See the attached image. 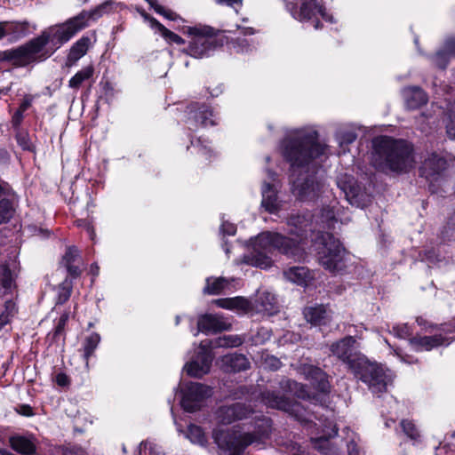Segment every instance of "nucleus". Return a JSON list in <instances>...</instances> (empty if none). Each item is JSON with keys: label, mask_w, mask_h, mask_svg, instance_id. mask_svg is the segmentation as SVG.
I'll list each match as a JSON object with an SVG mask.
<instances>
[{"label": "nucleus", "mask_w": 455, "mask_h": 455, "mask_svg": "<svg viewBox=\"0 0 455 455\" xmlns=\"http://www.w3.org/2000/svg\"><path fill=\"white\" fill-rule=\"evenodd\" d=\"M216 2L219 4H226L233 8H235V5H239L241 4V0H216Z\"/></svg>", "instance_id": "64"}, {"label": "nucleus", "mask_w": 455, "mask_h": 455, "mask_svg": "<svg viewBox=\"0 0 455 455\" xmlns=\"http://www.w3.org/2000/svg\"><path fill=\"white\" fill-rule=\"evenodd\" d=\"M15 199L2 198L0 200V225L9 221L14 212Z\"/></svg>", "instance_id": "41"}, {"label": "nucleus", "mask_w": 455, "mask_h": 455, "mask_svg": "<svg viewBox=\"0 0 455 455\" xmlns=\"http://www.w3.org/2000/svg\"><path fill=\"white\" fill-rule=\"evenodd\" d=\"M253 413L249 406L243 403H234L229 406H220L215 412V417L219 424L228 425L235 420L246 419Z\"/></svg>", "instance_id": "19"}, {"label": "nucleus", "mask_w": 455, "mask_h": 455, "mask_svg": "<svg viewBox=\"0 0 455 455\" xmlns=\"http://www.w3.org/2000/svg\"><path fill=\"white\" fill-rule=\"evenodd\" d=\"M279 386L283 391L291 393L298 398L303 400L312 399L307 387L303 384L298 383L289 379H283L280 381Z\"/></svg>", "instance_id": "29"}, {"label": "nucleus", "mask_w": 455, "mask_h": 455, "mask_svg": "<svg viewBox=\"0 0 455 455\" xmlns=\"http://www.w3.org/2000/svg\"><path fill=\"white\" fill-rule=\"evenodd\" d=\"M100 339V336L97 332H92L84 339L81 350L83 351V357L85 361L86 368H89V358L93 355Z\"/></svg>", "instance_id": "31"}, {"label": "nucleus", "mask_w": 455, "mask_h": 455, "mask_svg": "<svg viewBox=\"0 0 455 455\" xmlns=\"http://www.w3.org/2000/svg\"><path fill=\"white\" fill-rule=\"evenodd\" d=\"M51 44V38L46 30H44L39 36L34 38L23 46L15 50L0 52V60H12L17 58L24 59H36L37 56L47 58L54 51L44 53L45 46Z\"/></svg>", "instance_id": "11"}, {"label": "nucleus", "mask_w": 455, "mask_h": 455, "mask_svg": "<svg viewBox=\"0 0 455 455\" xmlns=\"http://www.w3.org/2000/svg\"><path fill=\"white\" fill-rule=\"evenodd\" d=\"M236 232V228L234 224L229 223L228 221L222 220L220 226V233L225 235H234Z\"/></svg>", "instance_id": "57"}, {"label": "nucleus", "mask_w": 455, "mask_h": 455, "mask_svg": "<svg viewBox=\"0 0 455 455\" xmlns=\"http://www.w3.org/2000/svg\"><path fill=\"white\" fill-rule=\"evenodd\" d=\"M306 320L314 325H325L331 319V311L323 305L308 307L304 309Z\"/></svg>", "instance_id": "25"}, {"label": "nucleus", "mask_w": 455, "mask_h": 455, "mask_svg": "<svg viewBox=\"0 0 455 455\" xmlns=\"http://www.w3.org/2000/svg\"><path fill=\"white\" fill-rule=\"evenodd\" d=\"M180 404L188 412L199 410L204 399L212 395V389L201 383L188 382L180 388Z\"/></svg>", "instance_id": "13"}, {"label": "nucleus", "mask_w": 455, "mask_h": 455, "mask_svg": "<svg viewBox=\"0 0 455 455\" xmlns=\"http://www.w3.org/2000/svg\"><path fill=\"white\" fill-rule=\"evenodd\" d=\"M283 276L293 283L305 285L309 279V272L304 267H292L283 272Z\"/></svg>", "instance_id": "32"}, {"label": "nucleus", "mask_w": 455, "mask_h": 455, "mask_svg": "<svg viewBox=\"0 0 455 455\" xmlns=\"http://www.w3.org/2000/svg\"><path fill=\"white\" fill-rule=\"evenodd\" d=\"M191 36L187 53L194 58L207 57L221 44L216 37L214 29L208 26H195L188 28Z\"/></svg>", "instance_id": "9"}, {"label": "nucleus", "mask_w": 455, "mask_h": 455, "mask_svg": "<svg viewBox=\"0 0 455 455\" xmlns=\"http://www.w3.org/2000/svg\"><path fill=\"white\" fill-rule=\"evenodd\" d=\"M243 339L239 335H224L212 341V347H235L242 345Z\"/></svg>", "instance_id": "39"}, {"label": "nucleus", "mask_w": 455, "mask_h": 455, "mask_svg": "<svg viewBox=\"0 0 455 455\" xmlns=\"http://www.w3.org/2000/svg\"><path fill=\"white\" fill-rule=\"evenodd\" d=\"M287 225L290 233L296 239L287 237L277 232H262L251 241V250L244 255V263L252 267L267 269L273 264L272 255L275 251L291 257L300 258V243L308 238L313 231L312 218L309 213L291 215Z\"/></svg>", "instance_id": "2"}, {"label": "nucleus", "mask_w": 455, "mask_h": 455, "mask_svg": "<svg viewBox=\"0 0 455 455\" xmlns=\"http://www.w3.org/2000/svg\"><path fill=\"white\" fill-rule=\"evenodd\" d=\"M316 252L321 266L332 274H339L347 267V253L340 242L330 233L317 237Z\"/></svg>", "instance_id": "7"}, {"label": "nucleus", "mask_w": 455, "mask_h": 455, "mask_svg": "<svg viewBox=\"0 0 455 455\" xmlns=\"http://www.w3.org/2000/svg\"><path fill=\"white\" fill-rule=\"evenodd\" d=\"M23 120V112L17 109L12 116V123L13 126H19Z\"/></svg>", "instance_id": "61"}, {"label": "nucleus", "mask_w": 455, "mask_h": 455, "mask_svg": "<svg viewBox=\"0 0 455 455\" xmlns=\"http://www.w3.org/2000/svg\"><path fill=\"white\" fill-rule=\"evenodd\" d=\"M271 338V331L265 327H260L253 341L255 343H264L265 341L268 340Z\"/></svg>", "instance_id": "53"}, {"label": "nucleus", "mask_w": 455, "mask_h": 455, "mask_svg": "<svg viewBox=\"0 0 455 455\" xmlns=\"http://www.w3.org/2000/svg\"><path fill=\"white\" fill-rule=\"evenodd\" d=\"M260 401L266 406L283 411L293 416L297 420L305 423L307 429L314 433L317 429L316 436H311L314 448L319 451L332 455L330 439L336 436L338 428L328 418H318V411L308 410L299 402H292L283 395H278L274 391H265L260 395Z\"/></svg>", "instance_id": "3"}, {"label": "nucleus", "mask_w": 455, "mask_h": 455, "mask_svg": "<svg viewBox=\"0 0 455 455\" xmlns=\"http://www.w3.org/2000/svg\"><path fill=\"white\" fill-rule=\"evenodd\" d=\"M223 361L228 366L229 370L233 371H245L250 366L248 359L243 355L234 354L226 355Z\"/></svg>", "instance_id": "37"}, {"label": "nucleus", "mask_w": 455, "mask_h": 455, "mask_svg": "<svg viewBox=\"0 0 455 455\" xmlns=\"http://www.w3.org/2000/svg\"><path fill=\"white\" fill-rule=\"evenodd\" d=\"M267 180L261 186V207L269 213H276L282 209V201L278 197L280 186L274 172L267 170Z\"/></svg>", "instance_id": "15"}, {"label": "nucleus", "mask_w": 455, "mask_h": 455, "mask_svg": "<svg viewBox=\"0 0 455 455\" xmlns=\"http://www.w3.org/2000/svg\"><path fill=\"white\" fill-rule=\"evenodd\" d=\"M144 17L147 20H148L150 27L154 29H157L165 39L178 44H184V39L182 37L167 29L155 18L149 17L148 15H145Z\"/></svg>", "instance_id": "36"}, {"label": "nucleus", "mask_w": 455, "mask_h": 455, "mask_svg": "<svg viewBox=\"0 0 455 455\" xmlns=\"http://www.w3.org/2000/svg\"><path fill=\"white\" fill-rule=\"evenodd\" d=\"M326 149L313 127L291 130L281 140L279 150L290 164L291 193L298 200L314 202L324 191V182L316 176V172L317 159L326 154Z\"/></svg>", "instance_id": "1"}, {"label": "nucleus", "mask_w": 455, "mask_h": 455, "mask_svg": "<svg viewBox=\"0 0 455 455\" xmlns=\"http://www.w3.org/2000/svg\"><path fill=\"white\" fill-rule=\"evenodd\" d=\"M213 303L221 308L232 310L237 314H245L251 309V303L243 297L217 299Z\"/></svg>", "instance_id": "26"}, {"label": "nucleus", "mask_w": 455, "mask_h": 455, "mask_svg": "<svg viewBox=\"0 0 455 455\" xmlns=\"http://www.w3.org/2000/svg\"><path fill=\"white\" fill-rule=\"evenodd\" d=\"M356 137V133L352 130H339L336 134L337 141L343 152L346 151L345 147L353 143Z\"/></svg>", "instance_id": "43"}, {"label": "nucleus", "mask_w": 455, "mask_h": 455, "mask_svg": "<svg viewBox=\"0 0 455 455\" xmlns=\"http://www.w3.org/2000/svg\"><path fill=\"white\" fill-rule=\"evenodd\" d=\"M446 132L449 138L455 140V101L448 107Z\"/></svg>", "instance_id": "44"}, {"label": "nucleus", "mask_w": 455, "mask_h": 455, "mask_svg": "<svg viewBox=\"0 0 455 455\" xmlns=\"http://www.w3.org/2000/svg\"><path fill=\"white\" fill-rule=\"evenodd\" d=\"M79 257V251L76 247H68L63 256L62 262L65 265L68 272L73 277H77L81 274V271L77 266H74L73 263Z\"/></svg>", "instance_id": "33"}, {"label": "nucleus", "mask_w": 455, "mask_h": 455, "mask_svg": "<svg viewBox=\"0 0 455 455\" xmlns=\"http://www.w3.org/2000/svg\"><path fill=\"white\" fill-rule=\"evenodd\" d=\"M55 381L60 387H66L69 384L68 377L63 372H60L56 375Z\"/></svg>", "instance_id": "60"}, {"label": "nucleus", "mask_w": 455, "mask_h": 455, "mask_svg": "<svg viewBox=\"0 0 455 455\" xmlns=\"http://www.w3.org/2000/svg\"><path fill=\"white\" fill-rule=\"evenodd\" d=\"M230 323L219 315L206 314L201 315L197 322V331L204 333H216L218 331H227L230 328Z\"/></svg>", "instance_id": "22"}, {"label": "nucleus", "mask_w": 455, "mask_h": 455, "mask_svg": "<svg viewBox=\"0 0 455 455\" xmlns=\"http://www.w3.org/2000/svg\"><path fill=\"white\" fill-rule=\"evenodd\" d=\"M389 331L399 339H406L411 335V330L406 323L395 324L392 327V331Z\"/></svg>", "instance_id": "49"}, {"label": "nucleus", "mask_w": 455, "mask_h": 455, "mask_svg": "<svg viewBox=\"0 0 455 455\" xmlns=\"http://www.w3.org/2000/svg\"><path fill=\"white\" fill-rule=\"evenodd\" d=\"M346 430L347 431V437L350 438V440L347 441V443L348 453L350 455H357L358 449L355 439V434L352 431H350L348 427H347Z\"/></svg>", "instance_id": "54"}, {"label": "nucleus", "mask_w": 455, "mask_h": 455, "mask_svg": "<svg viewBox=\"0 0 455 455\" xmlns=\"http://www.w3.org/2000/svg\"><path fill=\"white\" fill-rule=\"evenodd\" d=\"M297 5L299 7L292 4L287 6L291 16L301 22L312 21L315 29L320 28V17L325 21L333 22V17L326 12L323 0H298Z\"/></svg>", "instance_id": "10"}, {"label": "nucleus", "mask_w": 455, "mask_h": 455, "mask_svg": "<svg viewBox=\"0 0 455 455\" xmlns=\"http://www.w3.org/2000/svg\"><path fill=\"white\" fill-rule=\"evenodd\" d=\"M195 355L183 367V371L190 377L202 378L207 374L212 366V340H204L196 347Z\"/></svg>", "instance_id": "12"}, {"label": "nucleus", "mask_w": 455, "mask_h": 455, "mask_svg": "<svg viewBox=\"0 0 455 455\" xmlns=\"http://www.w3.org/2000/svg\"><path fill=\"white\" fill-rule=\"evenodd\" d=\"M15 313V304L12 301L5 303V309L0 315V330L7 324Z\"/></svg>", "instance_id": "46"}, {"label": "nucleus", "mask_w": 455, "mask_h": 455, "mask_svg": "<svg viewBox=\"0 0 455 455\" xmlns=\"http://www.w3.org/2000/svg\"><path fill=\"white\" fill-rule=\"evenodd\" d=\"M12 448L16 451L25 454L32 455L36 451V445L34 443L24 436H15L10 439Z\"/></svg>", "instance_id": "35"}, {"label": "nucleus", "mask_w": 455, "mask_h": 455, "mask_svg": "<svg viewBox=\"0 0 455 455\" xmlns=\"http://www.w3.org/2000/svg\"><path fill=\"white\" fill-rule=\"evenodd\" d=\"M252 308L259 314L271 316L279 311V305L275 294L264 291L258 292L257 298L251 305Z\"/></svg>", "instance_id": "21"}, {"label": "nucleus", "mask_w": 455, "mask_h": 455, "mask_svg": "<svg viewBox=\"0 0 455 455\" xmlns=\"http://www.w3.org/2000/svg\"><path fill=\"white\" fill-rule=\"evenodd\" d=\"M71 295V287L70 284L67 283V281L60 283L58 287V298L57 303L63 304L65 303Z\"/></svg>", "instance_id": "47"}, {"label": "nucleus", "mask_w": 455, "mask_h": 455, "mask_svg": "<svg viewBox=\"0 0 455 455\" xmlns=\"http://www.w3.org/2000/svg\"><path fill=\"white\" fill-rule=\"evenodd\" d=\"M94 74V68L92 65H89L79 70L68 81V86L72 89H78L81 84L90 79Z\"/></svg>", "instance_id": "38"}, {"label": "nucleus", "mask_w": 455, "mask_h": 455, "mask_svg": "<svg viewBox=\"0 0 455 455\" xmlns=\"http://www.w3.org/2000/svg\"><path fill=\"white\" fill-rule=\"evenodd\" d=\"M455 331L443 324L440 328V333L433 336H416L409 339L411 348L415 352L429 351L435 347L448 346L453 341V337L449 333Z\"/></svg>", "instance_id": "16"}, {"label": "nucleus", "mask_w": 455, "mask_h": 455, "mask_svg": "<svg viewBox=\"0 0 455 455\" xmlns=\"http://www.w3.org/2000/svg\"><path fill=\"white\" fill-rule=\"evenodd\" d=\"M90 38L82 36L77 40L70 48L68 55V62L70 64L76 63L83 56H84L89 49Z\"/></svg>", "instance_id": "30"}, {"label": "nucleus", "mask_w": 455, "mask_h": 455, "mask_svg": "<svg viewBox=\"0 0 455 455\" xmlns=\"http://www.w3.org/2000/svg\"><path fill=\"white\" fill-rule=\"evenodd\" d=\"M0 198L15 199V194L12 188L4 181L0 180Z\"/></svg>", "instance_id": "55"}, {"label": "nucleus", "mask_w": 455, "mask_h": 455, "mask_svg": "<svg viewBox=\"0 0 455 455\" xmlns=\"http://www.w3.org/2000/svg\"><path fill=\"white\" fill-rule=\"evenodd\" d=\"M33 100H34V96H32L30 94L25 95L22 100V102L20 103L18 109L24 113L28 108H30Z\"/></svg>", "instance_id": "59"}, {"label": "nucleus", "mask_w": 455, "mask_h": 455, "mask_svg": "<svg viewBox=\"0 0 455 455\" xmlns=\"http://www.w3.org/2000/svg\"><path fill=\"white\" fill-rule=\"evenodd\" d=\"M98 11H83L78 15L68 20L60 25L50 27L46 29L50 38L52 51L60 48L62 44L68 42L76 33L89 25V20L94 19Z\"/></svg>", "instance_id": "8"}, {"label": "nucleus", "mask_w": 455, "mask_h": 455, "mask_svg": "<svg viewBox=\"0 0 455 455\" xmlns=\"http://www.w3.org/2000/svg\"><path fill=\"white\" fill-rule=\"evenodd\" d=\"M403 97L409 108H418L427 102V95L418 86L406 87L403 90Z\"/></svg>", "instance_id": "28"}, {"label": "nucleus", "mask_w": 455, "mask_h": 455, "mask_svg": "<svg viewBox=\"0 0 455 455\" xmlns=\"http://www.w3.org/2000/svg\"><path fill=\"white\" fill-rule=\"evenodd\" d=\"M234 47L236 48L237 52H246L250 50L251 44L246 38H237L234 42Z\"/></svg>", "instance_id": "56"}, {"label": "nucleus", "mask_w": 455, "mask_h": 455, "mask_svg": "<svg viewBox=\"0 0 455 455\" xmlns=\"http://www.w3.org/2000/svg\"><path fill=\"white\" fill-rule=\"evenodd\" d=\"M337 184L351 205H355L356 207H363L364 204L361 202V197L363 195L360 194V189L356 185L354 178H340L338 180Z\"/></svg>", "instance_id": "24"}, {"label": "nucleus", "mask_w": 455, "mask_h": 455, "mask_svg": "<svg viewBox=\"0 0 455 455\" xmlns=\"http://www.w3.org/2000/svg\"><path fill=\"white\" fill-rule=\"evenodd\" d=\"M355 337L346 336L332 343L330 347V350L332 355L336 356L339 360L345 363L350 371L354 366H355L357 362H359L357 358H361L364 355L355 349Z\"/></svg>", "instance_id": "14"}, {"label": "nucleus", "mask_w": 455, "mask_h": 455, "mask_svg": "<svg viewBox=\"0 0 455 455\" xmlns=\"http://www.w3.org/2000/svg\"><path fill=\"white\" fill-rule=\"evenodd\" d=\"M271 432V420L257 417L255 422L246 425L245 430L235 427L232 431L218 427L212 431V438L218 447L229 455H241L251 444L259 445Z\"/></svg>", "instance_id": "4"}, {"label": "nucleus", "mask_w": 455, "mask_h": 455, "mask_svg": "<svg viewBox=\"0 0 455 455\" xmlns=\"http://www.w3.org/2000/svg\"><path fill=\"white\" fill-rule=\"evenodd\" d=\"M6 37L9 42H16L28 36L35 27H31L29 22L24 21H4Z\"/></svg>", "instance_id": "27"}, {"label": "nucleus", "mask_w": 455, "mask_h": 455, "mask_svg": "<svg viewBox=\"0 0 455 455\" xmlns=\"http://www.w3.org/2000/svg\"><path fill=\"white\" fill-rule=\"evenodd\" d=\"M187 113V124L190 130L217 124V116L205 105L192 104L188 108Z\"/></svg>", "instance_id": "18"}, {"label": "nucleus", "mask_w": 455, "mask_h": 455, "mask_svg": "<svg viewBox=\"0 0 455 455\" xmlns=\"http://www.w3.org/2000/svg\"><path fill=\"white\" fill-rule=\"evenodd\" d=\"M230 285V281L224 277H209L206 279V285L204 292L211 295H217L227 290Z\"/></svg>", "instance_id": "34"}, {"label": "nucleus", "mask_w": 455, "mask_h": 455, "mask_svg": "<svg viewBox=\"0 0 455 455\" xmlns=\"http://www.w3.org/2000/svg\"><path fill=\"white\" fill-rule=\"evenodd\" d=\"M155 12L160 15H163L164 17L171 20H174L176 19V13L173 12L171 10H168L166 8H164L163 5H159L157 6V8H156Z\"/></svg>", "instance_id": "58"}, {"label": "nucleus", "mask_w": 455, "mask_h": 455, "mask_svg": "<svg viewBox=\"0 0 455 455\" xmlns=\"http://www.w3.org/2000/svg\"><path fill=\"white\" fill-rule=\"evenodd\" d=\"M445 48L448 49V52L450 54V57L451 55L455 56V38L448 39L445 42Z\"/></svg>", "instance_id": "62"}, {"label": "nucleus", "mask_w": 455, "mask_h": 455, "mask_svg": "<svg viewBox=\"0 0 455 455\" xmlns=\"http://www.w3.org/2000/svg\"><path fill=\"white\" fill-rule=\"evenodd\" d=\"M147 449L149 451V455H164L159 445L150 442H141L139 447L140 452L146 451Z\"/></svg>", "instance_id": "51"}, {"label": "nucleus", "mask_w": 455, "mask_h": 455, "mask_svg": "<svg viewBox=\"0 0 455 455\" xmlns=\"http://www.w3.org/2000/svg\"><path fill=\"white\" fill-rule=\"evenodd\" d=\"M357 360L359 362L351 370L354 376L365 383L373 394L379 395L386 392L393 380L391 371L381 363L371 361L366 355Z\"/></svg>", "instance_id": "6"}, {"label": "nucleus", "mask_w": 455, "mask_h": 455, "mask_svg": "<svg viewBox=\"0 0 455 455\" xmlns=\"http://www.w3.org/2000/svg\"><path fill=\"white\" fill-rule=\"evenodd\" d=\"M191 147L197 154H201L206 158L210 157L212 152L208 141L202 138H198L196 140H191Z\"/></svg>", "instance_id": "45"}, {"label": "nucleus", "mask_w": 455, "mask_h": 455, "mask_svg": "<svg viewBox=\"0 0 455 455\" xmlns=\"http://www.w3.org/2000/svg\"><path fill=\"white\" fill-rule=\"evenodd\" d=\"M322 222L324 223V226L327 228H331L334 221H336L335 219V213L332 209H323L322 212Z\"/></svg>", "instance_id": "52"}, {"label": "nucleus", "mask_w": 455, "mask_h": 455, "mask_svg": "<svg viewBox=\"0 0 455 455\" xmlns=\"http://www.w3.org/2000/svg\"><path fill=\"white\" fill-rule=\"evenodd\" d=\"M392 349L394 350V354L400 358V360L403 363H412V361L410 359L409 356H405L403 355L402 353V350L401 349H398V348H393Z\"/></svg>", "instance_id": "63"}, {"label": "nucleus", "mask_w": 455, "mask_h": 455, "mask_svg": "<svg viewBox=\"0 0 455 455\" xmlns=\"http://www.w3.org/2000/svg\"><path fill=\"white\" fill-rule=\"evenodd\" d=\"M373 161L383 171L407 172L413 168L415 158L413 147L403 140L379 136L372 140Z\"/></svg>", "instance_id": "5"}, {"label": "nucleus", "mask_w": 455, "mask_h": 455, "mask_svg": "<svg viewBox=\"0 0 455 455\" xmlns=\"http://www.w3.org/2000/svg\"><path fill=\"white\" fill-rule=\"evenodd\" d=\"M444 44L435 55L429 57L434 66L441 69L447 68L451 58Z\"/></svg>", "instance_id": "42"}, {"label": "nucleus", "mask_w": 455, "mask_h": 455, "mask_svg": "<svg viewBox=\"0 0 455 455\" xmlns=\"http://www.w3.org/2000/svg\"><path fill=\"white\" fill-rule=\"evenodd\" d=\"M187 437L193 443H197L201 446H204L207 443V438L204 430L196 425H189L188 427Z\"/></svg>", "instance_id": "40"}, {"label": "nucleus", "mask_w": 455, "mask_h": 455, "mask_svg": "<svg viewBox=\"0 0 455 455\" xmlns=\"http://www.w3.org/2000/svg\"><path fill=\"white\" fill-rule=\"evenodd\" d=\"M447 166V160L443 156L435 152H427L422 156V163L419 167L420 176L432 183L438 180Z\"/></svg>", "instance_id": "17"}, {"label": "nucleus", "mask_w": 455, "mask_h": 455, "mask_svg": "<svg viewBox=\"0 0 455 455\" xmlns=\"http://www.w3.org/2000/svg\"><path fill=\"white\" fill-rule=\"evenodd\" d=\"M401 426L404 434L410 438L416 440L418 437H419V431L412 421L403 420L401 422Z\"/></svg>", "instance_id": "48"}, {"label": "nucleus", "mask_w": 455, "mask_h": 455, "mask_svg": "<svg viewBox=\"0 0 455 455\" xmlns=\"http://www.w3.org/2000/svg\"><path fill=\"white\" fill-rule=\"evenodd\" d=\"M19 272L20 267L15 259L0 264V285L4 293L12 289Z\"/></svg>", "instance_id": "23"}, {"label": "nucleus", "mask_w": 455, "mask_h": 455, "mask_svg": "<svg viewBox=\"0 0 455 455\" xmlns=\"http://www.w3.org/2000/svg\"><path fill=\"white\" fill-rule=\"evenodd\" d=\"M299 371L306 379L309 380L319 392H329L330 384L327 380V376L320 368L311 364H302L299 368Z\"/></svg>", "instance_id": "20"}, {"label": "nucleus", "mask_w": 455, "mask_h": 455, "mask_svg": "<svg viewBox=\"0 0 455 455\" xmlns=\"http://www.w3.org/2000/svg\"><path fill=\"white\" fill-rule=\"evenodd\" d=\"M262 360H263V364H264L265 368H267L271 371H276L282 365L281 361L274 355H262Z\"/></svg>", "instance_id": "50"}]
</instances>
